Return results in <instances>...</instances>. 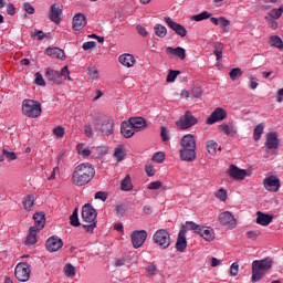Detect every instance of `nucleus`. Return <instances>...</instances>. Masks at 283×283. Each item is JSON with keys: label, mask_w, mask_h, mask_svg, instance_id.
Instances as JSON below:
<instances>
[{"label": "nucleus", "mask_w": 283, "mask_h": 283, "mask_svg": "<svg viewBox=\"0 0 283 283\" xmlns=\"http://www.w3.org/2000/svg\"><path fill=\"white\" fill-rule=\"evenodd\" d=\"M94 176H96L94 166L90 163H83L74 168L71 182L72 185H75V187H85V185H88V182L94 180Z\"/></svg>", "instance_id": "1"}, {"label": "nucleus", "mask_w": 283, "mask_h": 283, "mask_svg": "<svg viewBox=\"0 0 283 283\" xmlns=\"http://www.w3.org/2000/svg\"><path fill=\"white\" fill-rule=\"evenodd\" d=\"M180 160H184V163H193V160L198 158V154L196 153V136H193V134L185 135L180 140Z\"/></svg>", "instance_id": "2"}, {"label": "nucleus", "mask_w": 283, "mask_h": 283, "mask_svg": "<svg viewBox=\"0 0 283 283\" xmlns=\"http://www.w3.org/2000/svg\"><path fill=\"white\" fill-rule=\"evenodd\" d=\"M93 127L95 132H99L104 136H112V134H114V119L101 113H96L93 116Z\"/></svg>", "instance_id": "3"}, {"label": "nucleus", "mask_w": 283, "mask_h": 283, "mask_svg": "<svg viewBox=\"0 0 283 283\" xmlns=\"http://www.w3.org/2000/svg\"><path fill=\"white\" fill-rule=\"evenodd\" d=\"M271 269H273V260L270 258L253 261L251 282H260Z\"/></svg>", "instance_id": "4"}, {"label": "nucleus", "mask_w": 283, "mask_h": 283, "mask_svg": "<svg viewBox=\"0 0 283 283\" xmlns=\"http://www.w3.org/2000/svg\"><path fill=\"white\" fill-rule=\"evenodd\" d=\"M41 104L39 101L24 99L22 102V114L28 118H39L41 116Z\"/></svg>", "instance_id": "5"}, {"label": "nucleus", "mask_w": 283, "mask_h": 283, "mask_svg": "<svg viewBox=\"0 0 283 283\" xmlns=\"http://www.w3.org/2000/svg\"><path fill=\"white\" fill-rule=\"evenodd\" d=\"M153 241L155 244H158L160 249H169L171 244V237L167 230L159 229L153 235Z\"/></svg>", "instance_id": "6"}, {"label": "nucleus", "mask_w": 283, "mask_h": 283, "mask_svg": "<svg viewBox=\"0 0 283 283\" xmlns=\"http://www.w3.org/2000/svg\"><path fill=\"white\" fill-rule=\"evenodd\" d=\"M178 129H190L193 125H198V118L190 111H187L179 120L176 122Z\"/></svg>", "instance_id": "7"}, {"label": "nucleus", "mask_w": 283, "mask_h": 283, "mask_svg": "<svg viewBox=\"0 0 283 283\" xmlns=\"http://www.w3.org/2000/svg\"><path fill=\"white\" fill-rule=\"evenodd\" d=\"M31 273L32 270H30V264L25 262L18 263L14 270V275L19 282H28V280H30Z\"/></svg>", "instance_id": "8"}, {"label": "nucleus", "mask_w": 283, "mask_h": 283, "mask_svg": "<svg viewBox=\"0 0 283 283\" xmlns=\"http://www.w3.org/2000/svg\"><path fill=\"white\" fill-rule=\"evenodd\" d=\"M263 187L266 191H270V193H277V191H280V187H282V182L277 176L271 175L263 179Z\"/></svg>", "instance_id": "9"}, {"label": "nucleus", "mask_w": 283, "mask_h": 283, "mask_svg": "<svg viewBox=\"0 0 283 283\" xmlns=\"http://www.w3.org/2000/svg\"><path fill=\"white\" fill-rule=\"evenodd\" d=\"M130 240L134 249H140L147 241V232L145 230H135L130 234Z\"/></svg>", "instance_id": "10"}, {"label": "nucleus", "mask_w": 283, "mask_h": 283, "mask_svg": "<svg viewBox=\"0 0 283 283\" xmlns=\"http://www.w3.org/2000/svg\"><path fill=\"white\" fill-rule=\"evenodd\" d=\"M219 222L222 227H227L228 229H235L238 227V221L235 217L230 211H224L219 214Z\"/></svg>", "instance_id": "11"}, {"label": "nucleus", "mask_w": 283, "mask_h": 283, "mask_svg": "<svg viewBox=\"0 0 283 283\" xmlns=\"http://www.w3.org/2000/svg\"><path fill=\"white\" fill-rule=\"evenodd\" d=\"M45 249L49 253H56L60 249H63V239L52 235L45 242Z\"/></svg>", "instance_id": "12"}, {"label": "nucleus", "mask_w": 283, "mask_h": 283, "mask_svg": "<svg viewBox=\"0 0 283 283\" xmlns=\"http://www.w3.org/2000/svg\"><path fill=\"white\" fill-rule=\"evenodd\" d=\"M224 118H227V111L222 107H217L206 119V123L207 125H216V123H220V120H224Z\"/></svg>", "instance_id": "13"}, {"label": "nucleus", "mask_w": 283, "mask_h": 283, "mask_svg": "<svg viewBox=\"0 0 283 283\" xmlns=\"http://www.w3.org/2000/svg\"><path fill=\"white\" fill-rule=\"evenodd\" d=\"M96 209L92 205L86 203L82 208V220L84 222H96Z\"/></svg>", "instance_id": "14"}, {"label": "nucleus", "mask_w": 283, "mask_h": 283, "mask_svg": "<svg viewBox=\"0 0 283 283\" xmlns=\"http://www.w3.org/2000/svg\"><path fill=\"white\" fill-rule=\"evenodd\" d=\"M165 21L168 28H170V30H174V32L178 34V36H181V38L187 36V29L182 24L177 23L176 21H172V19L169 17L165 18Z\"/></svg>", "instance_id": "15"}, {"label": "nucleus", "mask_w": 283, "mask_h": 283, "mask_svg": "<svg viewBox=\"0 0 283 283\" xmlns=\"http://www.w3.org/2000/svg\"><path fill=\"white\" fill-rule=\"evenodd\" d=\"M61 14H63V3L56 2L51 6L50 19L53 23H61Z\"/></svg>", "instance_id": "16"}, {"label": "nucleus", "mask_w": 283, "mask_h": 283, "mask_svg": "<svg viewBox=\"0 0 283 283\" xmlns=\"http://www.w3.org/2000/svg\"><path fill=\"white\" fill-rule=\"evenodd\" d=\"M187 227H181L178 233L177 242H176V249L180 253L187 249Z\"/></svg>", "instance_id": "17"}, {"label": "nucleus", "mask_w": 283, "mask_h": 283, "mask_svg": "<svg viewBox=\"0 0 283 283\" xmlns=\"http://www.w3.org/2000/svg\"><path fill=\"white\" fill-rule=\"evenodd\" d=\"M228 176H230L232 180H244V178H247V170L240 169L232 164L228 169Z\"/></svg>", "instance_id": "18"}, {"label": "nucleus", "mask_w": 283, "mask_h": 283, "mask_svg": "<svg viewBox=\"0 0 283 283\" xmlns=\"http://www.w3.org/2000/svg\"><path fill=\"white\" fill-rule=\"evenodd\" d=\"M265 147L268 149H280V138L277 133L270 132L266 135Z\"/></svg>", "instance_id": "19"}, {"label": "nucleus", "mask_w": 283, "mask_h": 283, "mask_svg": "<svg viewBox=\"0 0 283 283\" xmlns=\"http://www.w3.org/2000/svg\"><path fill=\"white\" fill-rule=\"evenodd\" d=\"M128 120L135 132H145L147 127V119L145 117H130Z\"/></svg>", "instance_id": "20"}, {"label": "nucleus", "mask_w": 283, "mask_h": 283, "mask_svg": "<svg viewBox=\"0 0 283 283\" xmlns=\"http://www.w3.org/2000/svg\"><path fill=\"white\" fill-rule=\"evenodd\" d=\"M45 78L49 80L51 83H54L55 85H61V83H63V77H61V73L53 69L45 70Z\"/></svg>", "instance_id": "21"}, {"label": "nucleus", "mask_w": 283, "mask_h": 283, "mask_svg": "<svg viewBox=\"0 0 283 283\" xmlns=\"http://www.w3.org/2000/svg\"><path fill=\"white\" fill-rule=\"evenodd\" d=\"M85 25H87V19L85 18V15L83 13L75 14L73 18V30L78 32L83 30Z\"/></svg>", "instance_id": "22"}, {"label": "nucleus", "mask_w": 283, "mask_h": 283, "mask_svg": "<svg viewBox=\"0 0 283 283\" xmlns=\"http://www.w3.org/2000/svg\"><path fill=\"white\" fill-rule=\"evenodd\" d=\"M120 134L122 136H124V138H132V136H134V134H136V130L134 128V126L128 122H123L120 124Z\"/></svg>", "instance_id": "23"}, {"label": "nucleus", "mask_w": 283, "mask_h": 283, "mask_svg": "<svg viewBox=\"0 0 283 283\" xmlns=\"http://www.w3.org/2000/svg\"><path fill=\"white\" fill-rule=\"evenodd\" d=\"M45 54L51 56V59H60V61H65V51L60 48H48Z\"/></svg>", "instance_id": "24"}, {"label": "nucleus", "mask_w": 283, "mask_h": 283, "mask_svg": "<svg viewBox=\"0 0 283 283\" xmlns=\"http://www.w3.org/2000/svg\"><path fill=\"white\" fill-rule=\"evenodd\" d=\"M273 222V216L263 213L261 211L256 212V224H261V227H269Z\"/></svg>", "instance_id": "25"}, {"label": "nucleus", "mask_w": 283, "mask_h": 283, "mask_svg": "<svg viewBox=\"0 0 283 283\" xmlns=\"http://www.w3.org/2000/svg\"><path fill=\"white\" fill-rule=\"evenodd\" d=\"M206 242H213L216 240V232L211 228L201 227V230L198 233Z\"/></svg>", "instance_id": "26"}, {"label": "nucleus", "mask_w": 283, "mask_h": 283, "mask_svg": "<svg viewBox=\"0 0 283 283\" xmlns=\"http://www.w3.org/2000/svg\"><path fill=\"white\" fill-rule=\"evenodd\" d=\"M118 61L120 64L124 65V67H134L136 63V57L129 53H125L119 55Z\"/></svg>", "instance_id": "27"}, {"label": "nucleus", "mask_w": 283, "mask_h": 283, "mask_svg": "<svg viewBox=\"0 0 283 283\" xmlns=\"http://www.w3.org/2000/svg\"><path fill=\"white\" fill-rule=\"evenodd\" d=\"M166 54H174L175 56H178L181 61H185L187 59V51H185L184 48L177 46L176 49L168 46L166 48Z\"/></svg>", "instance_id": "28"}, {"label": "nucleus", "mask_w": 283, "mask_h": 283, "mask_svg": "<svg viewBox=\"0 0 283 283\" xmlns=\"http://www.w3.org/2000/svg\"><path fill=\"white\" fill-rule=\"evenodd\" d=\"M33 220L35 222V226H33L32 228H35V230L41 231L45 227V214L43 212L34 213Z\"/></svg>", "instance_id": "29"}, {"label": "nucleus", "mask_w": 283, "mask_h": 283, "mask_svg": "<svg viewBox=\"0 0 283 283\" xmlns=\"http://www.w3.org/2000/svg\"><path fill=\"white\" fill-rule=\"evenodd\" d=\"M40 230H36V228H30L29 233L27 235V240L24 241V244L27 247H32V244H36V233H39Z\"/></svg>", "instance_id": "30"}, {"label": "nucleus", "mask_w": 283, "mask_h": 283, "mask_svg": "<svg viewBox=\"0 0 283 283\" xmlns=\"http://www.w3.org/2000/svg\"><path fill=\"white\" fill-rule=\"evenodd\" d=\"M113 156L117 160V163H122V160H125V157L127 156V150L125 149V146H117L114 150Z\"/></svg>", "instance_id": "31"}, {"label": "nucleus", "mask_w": 283, "mask_h": 283, "mask_svg": "<svg viewBox=\"0 0 283 283\" xmlns=\"http://www.w3.org/2000/svg\"><path fill=\"white\" fill-rule=\"evenodd\" d=\"M22 207L25 211H32V207H34V195L24 196Z\"/></svg>", "instance_id": "32"}, {"label": "nucleus", "mask_w": 283, "mask_h": 283, "mask_svg": "<svg viewBox=\"0 0 283 283\" xmlns=\"http://www.w3.org/2000/svg\"><path fill=\"white\" fill-rule=\"evenodd\" d=\"M206 149L210 156H216L218 154V143L213 139L206 142Z\"/></svg>", "instance_id": "33"}, {"label": "nucleus", "mask_w": 283, "mask_h": 283, "mask_svg": "<svg viewBox=\"0 0 283 283\" xmlns=\"http://www.w3.org/2000/svg\"><path fill=\"white\" fill-rule=\"evenodd\" d=\"M120 189L122 191H132V189H134L132 177L129 175H126V177L122 180Z\"/></svg>", "instance_id": "34"}, {"label": "nucleus", "mask_w": 283, "mask_h": 283, "mask_svg": "<svg viewBox=\"0 0 283 283\" xmlns=\"http://www.w3.org/2000/svg\"><path fill=\"white\" fill-rule=\"evenodd\" d=\"M262 134H264V123H261L254 127L253 139L255 142L260 140V138H262Z\"/></svg>", "instance_id": "35"}, {"label": "nucleus", "mask_w": 283, "mask_h": 283, "mask_svg": "<svg viewBox=\"0 0 283 283\" xmlns=\"http://www.w3.org/2000/svg\"><path fill=\"white\" fill-rule=\"evenodd\" d=\"M156 36H159L160 39H165L167 36V28L161 24H156L154 28Z\"/></svg>", "instance_id": "36"}, {"label": "nucleus", "mask_w": 283, "mask_h": 283, "mask_svg": "<svg viewBox=\"0 0 283 283\" xmlns=\"http://www.w3.org/2000/svg\"><path fill=\"white\" fill-rule=\"evenodd\" d=\"M115 216L117 218H125L127 216V207L124 203H119L115 207Z\"/></svg>", "instance_id": "37"}, {"label": "nucleus", "mask_w": 283, "mask_h": 283, "mask_svg": "<svg viewBox=\"0 0 283 283\" xmlns=\"http://www.w3.org/2000/svg\"><path fill=\"white\" fill-rule=\"evenodd\" d=\"M86 72L91 81H98V69L96 66H88Z\"/></svg>", "instance_id": "38"}, {"label": "nucleus", "mask_w": 283, "mask_h": 283, "mask_svg": "<svg viewBox=\"0 0 283 283\" xmlns=\"http://www.w3.org/2000/svg\"><path fill=\"white\" fill-rule=\"evenodd\" d=\"M270 45H272V48H279V50H282L283 48L282 38L277 35H272L270 38Z\"/></svg>", "instance_id": "39"}, {"label": "nucleus", "mask_w": 283, "mask_h": 283, "mask_svg": "<svg viewBox=\"0 0 283 283\" xmlns=\"http://www.w3.org/2000/svg\"><path fill=\"white\" fill-rule=\"evenodd\" d=\"M182 227H186V229H189L190 231H193L195 233H200V230L202 229V226L197 224L193 221H187L186 226H182Z\"/></svg>", "instance_id": "40"}, {"label": "nucleus", "mask_w": 283, "mask_h": 283, "mask_svg": "<svg viewBox=\"0 0 283 283\" xmlns=\"http://www.w3.org/2000/svg\"><path fill=\"white\" fill-rule=\"evenodd\" d=\"M70 222L72 227H81V221H78V209H74L72 216L70 217Z\"/></svg>", "instance_id": "41"}, {"label": "nucleus", "mask_w": 283, "mask_h": 283, "mask_svg": "<svg viewBox=\"0 0 283 283\" xmlns=\"http://www.w3.org/2000/svg\"><path fill=\"white\" fill-rule=\"evenodd\" d=\"M206 19H211V13H209V11H202L197 15H192V21H206Z\"/></svg>", "instance_id": "42"}, {"label": "nucleus", "mask_w": 283, "mask_h": 283, "mask_svg": "<svg viewBox=\"0 0 283 283\" xmlns=\"http://www.w3.org/2000/svg\"><path fill=\"white\" fill-rule=\"evenodd\" d=\"M224 49V44L218 42L214 44V51L213 54L217 56V61H220L222 59V50Z\"/></svg>", "instance_id": "43"}, {"label": "nucleus", "mask_w": 283, "mask_h": 283, "mask_svg": "<svg viewBox=\"0 0 283 283\" xmlns=\"http://www.w3.org/2000/svg\"><path fill=\"white\" fill-rule=\"evenodd\" d=\"M64 272L66 277H74L76 275V268L69 263L64 266Z\"/></svg>", "instance_id": "44"}, {"label": "nucleus", "mask_w": 283, "mask_h": 283, "mask_svg": "<svg viewBox=\"0 0 283 283\" xmlns=\"http://www.w3.org/2000/svg\"><path fill=\"white\" fill-rule=\"evenodd\" d=\"M229 76H230L231 81H238V78H240V76H242V69H240V67L232 69L229 73Z\"/></svg>", "instance_id": "45"}, {"label": "nucleus", "mask_w": 283, "mask_h": 283, "mask_svg": "<svg viewBox=\"0 0 283 283\" xmlns=\"http://www.w3.org/2000/svg\"><path fill=\"white\" fill-rule=\"evenodd\" d=\"M214 196H216V198H218L219 200H221V202H227V198H228L227 189L220 188V189L216 192Z\"/></svg>", "instance_id": "46"}, {"label": "nucleus", "mask_w": 283, "mask_h": 283, "mask_svg": "<svg viewBox=\"0 0 283 283\" xmlns=\"http://www.w3.org/2000/svg\"><path fill=\"white\" fill-rule=\"evenodd\" d=\"M180 74V71H174V70H170L168 72V75H167V83H174L176 81V78H178V75Z\"/></svg>", "instance_id": "47"}, {"label": "nucleus", "mask_w": 283, "mask_h": 283, "mask_svg": "<svg viewBox=\"0 0 283 283\" xmlns=\"http://www.w3.org/2000/svg\"><path fill=\"white\" fill-rule=\"evenodd\" d=\"M282 14H283V7H280L279 9H272L269 13V17H271V19H280Z\"/></svg>", "instance_id": "48"}, {"label": "nucleus", "mask_w": 283, "mask_h": 283, "mask_svg": "<svg viewBox=\"0 0 283 283\" xmlns=\"http://www.w3.org/2000/svg\"><path fill=\"white\" fill-rule=\"evenodd\" d=\"M238 273H240V264H238V262H234L230 266V275L231 277H238Z\"/></svg>", "instance_id": "49"}, {"label": "nucleus", "mask_w": 283, "mask_h": 283, "mask_svg": "<svg viewBox=\"0 0 283 283\" xmlns=\"http://www.w3.org/2000/svg\"><path fill=\"white\" fill-rule=\"evenodd\" d=\"M3 156L7 158L8 163L12 160H17V153L8 151V149L3 148Z\"/></svg>", "instance_id": "50"}, {"label": "nucleus", "mask_w": 283, "mask_h": 283, "mask_svg": "<svg viewBox=\"0 0 283 283\" xmlns=\"http://www.w3.org/2000/svg\"><path fill=\"white\" fill-rule=\"evenodd\" d=\"M261 233L262 232L260 230H256V231L250 230L247 232V235L249 240L255 241L258 240V238H260Z\"/></svg>", "instance_id": "51"}, {"label": "nucleus", "mask_w": 283, "mask_h": 283, "mask_svg": "<svg viewBox=\"0 0 283 283\" xmlns=\"http://www.w3.org/2000/svg\"><path fill=\"white\" fill-rule=\"evenodd\" d=\"M151 160H154V163H165V153L164 151H158L156 153Z\"/></svg>", "instance_id": "52"}, {"label": "nucleus", "mask_w": 283, "mask_h": 283, "mask_svg": "<svg viewBox=\"0 0 283 283\" xmlns=\"http://www.w3.org/2000/svg\"><path fill=\"white\" fill-rule=\"evenodd\" d=\"M35 85H40L41 87H45V80L41 73H35Z\"/></svg>", "instance_id": "53"}, {"label": "nucleus", "mask_w": 283, "mask_h": 283, "mask_svg": "<svg viewBox=\"0 0 283 283\" xmlns=\"http://www.w3.org/2000/svg\"><path fill=\"white\" fill-rule=\"evenodd\" d=\"M53 134L57 136V138H63V136H65V128H63V126H57L53 128Z\"/></svg>", "instance_id": "54"}, {"label": "nucleus", "mask_w": 283, "mask_h": 283, "mask_svg": "<svg viewBox=\"0 0 283 283\" xmlns=\"http://www.w3.org/2000/svg\"><path fill=\"white\" fill-rule=\"evenodd\" d=\"M87 224L83 226V229H85V231L87 233H94V229H96V221L93 222H86Z\"/></svg>", "instance_id": "55"}, {"label": "nucleus", "mask_w": 283, "mask_h": 283, "mask_svg": "<svg viewBox=\"0 0 283 283\" xmlns=\"http://www.w3.org/2000/svg\"><path fill=\"white\" fill-rule=\"evenodd\" d=\"M160 136H161V140L164 143H167V140H169V132L167 130V127L161 126V128H160Z\"/></svg>", "instance_id": "56"}, {"label": "nucleus", "mask_w": 283, "mask_h": 283, "mask_svg": "<svg viewBox=\"0 0 283 283\" xmlns=\"http://www.w3.org/2000/svg\"><path fill=\"white\" fill-rule=\"evenodd\" d=\"M219 129H221V132H224L227 134V136H230V134H235V130H233L231 127H229V125L227 124H221L219 126Z\"/></svg>", "instance_id": "57"}, {"label": "nucleus", "mask_w": 283, "mask_h": 283, "mask_svg": "<svg viewBox=\"0 0 283 283\" xmlns=\"http://www.w3.org/2000/svg\"><path fill=\"white\" fill-rule=\"evenodd\" d=\"M23 10L27 12V14H34L35 9L30 4V2H24L22 6Z\"/></svg>", "instance_id": "58"}, {"label": "nucleus", "mask_w": 283, "mask_h": 283, "mask_svg": "<svg viewBox=\"0 0 283 283\" xmlns=\"http://www.w3.org/2000/svg\"><path fill=\"white\" fill-rule=\"evenodd\" d=\"M157 268L154 264H150L146 268V273L148 277H154L156 275Z\"/></svg>", "instance_id": "59"}, {"label": "nucleus", "mask_w": 283, "mask_h": 283, "mask_svg": "<svg viewBox=\"0 0 283 283\" xmlns=\"http://www.w3.org/2000/svg\"><path fill=\"white\" fill-rule=\"evenodd\" d=\"M160 187H163V182L161 181H151L150 184H148L147 189H149V190H158V189H160Z\"/></svg>", "instance_id": "60"}, {"label": "nucleus", "mask_w": 283, "mask_h": 283, "mask_svg": "<svg viewBox=\"0 0 283 283\" xmlns=\"http://www.w3.org/2000/svg\"><path fill=\"white\" fill-rule=\"evenodd\" d=\"M108 193L105 191H97L95 193V200H102V202H105L107 200Z\"/></svg>", "instance_id": "61"}, {"label": "nucleus", "mask_w": 283, "mask_h": 283, "mask_svg": "<svg viewBox=\"0 0 283 283\" xmlns=\"http://www.w3.org/2000/svg\"><path fill=\"white\" fill-rule=\"evenodd\" d=\"M84 134L87 136V138H92L94 136V129L92 128V125H85L84 126Z\"/></svg>", "instance_id": "62"}, {"label": "nucleus", "mask_w": 283, "mask_h": 283, "mask_svg": "<svg viewBox=\"0 0 283 283\" xmlns=\"http://www.w3.org/2000/svg\"><path fill=\"white\" fill-rule=\"evenodd\" d=\"M191 95L193 96V98H200V96H202V88L193 87L191 90Z\"/></svg>", "instance_id": "63"}, {"label": "nucleus", "mask_w": 283, "mask_h": 283, "mask_svg": "<svg viewBox=\"0 0 283 283\" xmlns=\"http://www.w3.org/2000/svg\"><path fill=\"white\" fill-rule=\"evenodd\" d=\"M145 171H146L147 176H149V177L156 176V168H154V166H151V165L146 166Z\"/></svg>", "instance_id": "64"}]
</instances>
